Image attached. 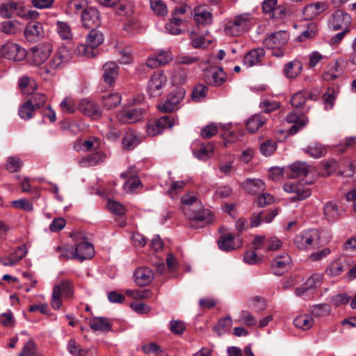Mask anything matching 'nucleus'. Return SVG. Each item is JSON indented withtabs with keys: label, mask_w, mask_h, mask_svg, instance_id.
Returning a JSON list of instances; mask_svg holds the SVG:
<instances>
[{
	"label": "nucleus",
	"mask_w": 356,
	"mask_h": 356,
	"mask_svg": "<svg viewBox=\"0 0 356 356\" xmlns=\"http://www.w3.org/2000/svg\"><path fill=\"white\" fill-rule=\"evenodd\" d=\"M184 205V213L189 220L202 223V227L211 222L213 214L209 209H204L202 202L194 194H184L181 199Z\"/></svg>",
	"instance_id": "obj_1"
},
{
	"label": "nucleus",
	"mask_w": 356,
	"mask_h": 356,
	"mask_svg": "<svg viewBox=\"0 0 356 356\" xmlns=\"http://www.w3.org/2000/svg\"><path fill=\"white\" fill-rule=\"evenodd\" d=\"M71 59L70 51L64 46L60 47L47 64L40 67L39 73L48 80L55 75L56 70L64 67Z\"/></svg>",
	"instance_id": "obj_2"
},
{
	"label": "nucleus",
	"mask_w": 356,
	"mask_h": 356,
	"mask_svg": "<svg viewBox=\"0 0 356 356\" xmlns=\"http://www.w3.org/2000/svg\"><path fill=\"white\" fill-rule=\"evenodd\" d=\"M253 17L249 13H242L225 22L224 32L230 36H238L247 31L252 25Z\"/></svg>",
	"instance_id": "obj_3"
},
{
	"label": "nucleus",
	"mask_w": 356,
	"mask_h": 356,
	"mask_svg": "<svg viewBox=\"0 0 356 356\" xmlns=\"http://www.w3.org/2000/svg\"><path fill=\"white\" fill-rule=\"evenodd\" d=\"M73 293V284L70 280H63L59 284L54 285L51 300L52 308L55 310L59 309L62 305L61 296L65 298H70Z\"/></svg>",
	"instance_id": "obj_4"
},
{
	"label": "nucleus",
	"mask_w": 356,
	"mask_h": 356,
	"mask_svg": "<svg viewBox=\"0 0 356 356\" xmlns=\"http://www.w3.org/2000/svg\"><path fill=\"white\" fill-rule=\"evenodd\" d=\"M104 41L102 32L97 29H91L86 38V43L77 47V52L82 56L92 57L95 56L94 49L99 47Z\"/></svg>",
	"instance_id": "obj_5"
},
{
	"label": "nucleus",
	"mask_w": 356,
	"mask_h": 356,
	"mask_svg": "<svg viewBox=\"0 0 356 356\" xmlns=\"http://www.w3.org/2000/svg\"><path fill=\"white\" fill-rule=\"evenodd\" d=\"M320 240V234L317 229H307L297 234L293 243L299 250H307L317 245Z\"/></svg>",
	"instance_id": "obj_6"
},
{
	"label": "nucleus",
	"mask_w": 356,
	"mask_h": 356,
	"mask_svg": "<svg viewBox=\"0 0 356 356\" xmlns=\"http://www.w3.org/2000/svg\"><path fill=\"white\" fill-rule=\"evenodd\" d=\"M283 189L288 193H294L291 197V202L302 201L311 195V190L308 185L300 181H289L283 185Z\"/></svg>",
	"instance_id": "obj_7"
},
{
	"label": "nucleus",
	"mask_w": 356,
	"mask_h": 356,
	"mask_svg": "<svg viewBox=\"0 0 356 356\" xmlns=\"http://www.w3.org/2000/svg\"><path fill=\"white\" fill-rule=\"evenodd\" d=\"M351 24L350 15L343 10H336L328 19V26L332 31H337L344 29H350Z\"/></svg>",
	"instance_id": "obj_8"
},
{
	"label": "nucleus",
	"mask_w": 356,
	"mask_h": 356,
	"mask_svg": "<svg viewBox=\"0 0 356 356\" xmlns=\"http://www.w3.org/2000/svg\"><path fill=\"white\" fill-rule=\"evenodd\" d=\"M185 91L181 88H177L172 91L167 99L159 104L158 108L161 112L170 113L178 108V105L184 99Z\"/></svg>",
	"instance_id": "obj_9"
},
{
	"label": "nucleus",
	"mask_w": 356,
	"mask_h": 356,
	"mask_svg": "<svg viewBox=\"0 0 356 356\" xmlns=\"http://www.w3.org/2000/svg\"><path fill=\"white\" fill-rule=\"evenodd\" d=\"M166 81L167 78L162 72H155L148 81L147 92L149 95L152 97L161 95Z\"/></svg>",
	"instance_id": "obj_10"
},
{
	"label": "nucleus",
	"mask_w": 356,
	"mask_h": 356,
	"mask_svg": "<svg viewBox=\"0 0 356 356\" xmlns=\"http://www.w3.org/2000/svg\"><path fill=\"white\" fill-rule=\"evenodd\" d=\"M81 22L86 29H97L101 24L99 12L94 7H88L82 11Z\"/></svg>",
	"instance_id": "obj_11"
},
{
	"label": "nucleus",
	"mask_w": 356,
	"mask_h": 356,
	"mask_svg": "<svg viewBox=\"0 0 356 356\" xmlns=\"http://www.w3.org/2000/svg\"><path fill=\"white\" fill-rule=\"evenodd\" d=\"M1 52L3 57L14 61L22 60L26 55L24 48L13 42H8L3 45Z\"/></svg>",
	"instance_id": "obj_12"
},
{
	"label": "nucleus",
	"mask_w": 356,
	"mask_h": 356,
	"mask_svg": "<svg viewBox=\"0 0 356 356\" xmlns=\"http://www.w3.org/2000/svg\"><path fill=\"white\" fill-rule=\"evenodd\" d=\"M204 80L207 85L220 86L226 81V74L222 67H211L204 72Z\"/></svg>",
	"instance_id": "obj_13"
},
{
	"label": "nucleus",
	"mask_w": 356,
	"mask_h": 356,
	"mask_svg": "<svg viewBox=\"0 0 356 356\" xmlns=\"http://www.w3.org/2000/svg\"><path fill=\"white\" fill-rule=\"evenodd\" d=\"M52 46L49 43L40 44L32 48V62L35 65H42L49 56Z\"/></svg>",
	"instance_id": "obj_14"
},
{
	"label": "nucleus",
	"mask_w": 356,
	"mask_h": 356,
	"mask_svg": "<svg viewBox=\"0 0 356 356\" xmlns=\"http://www.w3.org/2000/svg\"><path fill=\"white\" fill-rule=\"evenodd\" d=\"M328 8V5L324 1H317L309 3L304 7L303 17L305 20H312Z\"/></svg>",
	"instance_id": "obj_15"
},
{
	"label": "nucleus",
	"mask_w": 356,
	"mask_h": 356,
	"mask_svg": "<svg viewBox=\"0 0 356 356\" xmlns=\"http://www.w3.org/2000/svg\"><path fill=\"white\" fill-rule=\"evenodd\" d=\"M289 39V36L287 32L278 31L266 38L264 40V44L268 49L282 47L288 42Z\"/></svg>",
	"instance_id": "obj_16"
},
{
	"label": "nucleus",
	"mask_w": 356,
	"mask_h": 356,
	"mask_svg": "<svg viewBox=\"0 0 356 356\" xmlns=\"http://www.w3.org/2000/svg\"><path fill=\"white\" fill-rule=\"evenodd\" d=\"M311 167L306 162L297 161L286 169V177L291 179L306 177L310 172Z\"/></svg>",
	"instance_id": "obj_17"
},
{
	"label": "nucleus",
	"mask_w": 356,
	"mask_h": 356,
	"mask_svg": "<svg viewBox=\"0 0 356 356\" xmlns=\"http://www.w3.org/2000/svg\"><path fill=\"white\" fill-rule=\"evenodd\" d=\"M291 262V257L286 253L275 257L271 262L273 273L276 275H283L289 268Z\"/></svg>",
	"instance_id": "obj_18"
},
{
	"label": "nucleus",
	"mask_w": 356,
	"mask_h": 356,
	"mask_svg": "<svg viewBox=\"0 0 356 356\" xmlns=\"http://www.w3.org/2000/svg\"><path fill=\"white\" fill-rule=\"evenodd\" d=\"M136 284L139 286L149 285L154 278L152 270L148 267H139L134 274Z\"/></svg>",
	"instance_id": "obj_19"
},
{
	"label": "nucleus",
	"mask_w": 356,
	"mask_h": 356,
	"mask_svg": "<svg viewBox=\"0 0 356 356\" xmlns=\"http://www.w3.org/2000/svg\"><path fill=\"white\" fill-rule=\"evenodd\" d=\"M286 120L287 122L293 124V125L288 129V133L290 135L297 134L298 131L304 127L309 121L307 117L304 115L299 116L293 111L289 113L286 115Z\"/></svg>",
	"instance_id": "obj_20"
},
{
	"label": "nucleus",
	"mask_w": 356,
	"mask_h": 356,
	"mask_svg": "<svg viewBox=\"0 0 356 356\" xmlns=\"http://www.w3.org/2000/svg\"><path fill=\"white\" fill-rule=\"evenodd\" d=\"M24 33L26 39L29 42H36L44 35L42 25L38 22L28 23Z\"/></svg>",
	"instance_id": "obj_21"
},
{
	"label": "nucleus",
	"mask_w": 356,
	"mask_h": 356,
	"mask_svg": "<svg viewBox=\"0 0 356 356\" xmlns=\"http://www.w3.org/2000/svg\"><path fill=\"white\" fill-rule=\"evenodd\" d=\"M143 116V110L140 108L124 110L117 115L118 120L124 124H131L140 120Z\"/></svg>",
	"instance_id": "obj_22"
},
{
	"label": "nucleus",
	"mask_w": 356,
	"mask_h": 356,
	"mask_svg": "<svg viewBox=\"0 0 356 356\" xmlns=\"http://www.w3.org/2000/svg\"><path fill=\"white\" fill-rule=\"evenodd\" d=\"M341 61L340 59H338L327 64L322 76L324 81H334L343 74V70L341 65Z\"/></svg>",
	"instance_id": "obj_23"
},
{
	"label": "nucleus",
	"mask_w": 356,
	"mask_h": 356,
	"mask_svg": "<svg viewBox=\"0 0 356 356\" xmlns=\"http://www.w3.org/2000/svg\"><path fill=\"white\" fill-rule=\"evenodd\" d=\"M94 253L92 244L86 241L79 243L74 248L75 257L81 261L91 259Z\"/></svg>",
	"instance_id": "obj_24"
},
{
	"label": "nucleus",
	"mask_w": 356,
	"mask_h": 356,
	"mask_svg": "<svg viewBox=\"0 0 356 356\" xmlns=\"http://www.w3.org/2000/svg\"><path fill=\"white\" fill-rule=\"evenodd\" d=\"M79 109L82 113L91 117L92 119H99L102 115L99 106L94 102L87 99L81 101L79 104Z\"/></svg>",
	"instance_id": "obj_25"
},
{
	"label": "nucleus",
	"mask_w": 356,
	"mask_h": 356,
	"mask_svg": "<svg viewBox=\"0 0 356 356\" xmlns=\"http://www.w3.org/2000/svg\"><path fill=\"white\" fill-rule=\"evenodd\" d=\"M265 56V51L262 48H257L248 52L243 63L247 67H252L261 63Z\"/></svg>",
	"instance_id": "obj_26"
},
{
	"label": "nucleus",
	"mask_w": 356,
	"mask_h": 356,
	"mask_svg": "<svg viewBox=\"0 0 356 356\" xmlns=\"http://www.w3.org/2000/svg\"><path fill=\"white\" fill-rule=\"evenodd\" d=\"M193 17L195 22L199 25L211 24L213 21L211 13L203 6H197L194 8Z\"/></svg>",
	"instance_id": "obj_27"
},
{
	"label": "nucleus",
	"mask_w": 356,
	"mask_h": 356,
	"mask_svg": "<svg viewBox=\"0 0 356 356\" xmlns=\"http://www.w3.org/2000/svg\"><path fill=\"white\" fill-rule=\"evenodd\" d=\"M302 70V64L298 60H293L285 64L283 74L286 79H294Z\"/></svg>",
	"instance_id": "obj_28"
},
{
	"label": "nucleus",
	"mask_w": 356,
	"mask_h": 356,
	"mask_svg": "<svg viewBox=\"0 0 356 356\" xmlns=\"http://www.w3.org/2000/svg\"><path fill=\"white\" fill-rule=\"evenodd\" d=\"M104 73L102 77L107 84L111 86L115 83L118 74V66L114 62L106 63L103 66Z\"/></svg>",
	"instance_id": "obj_29"
},
{
	"label": "nucleus",
	"mask_w": 356,
	"mask_h": 356,
	"mask_svg": "<svg viewBox=\"0 0 356 356\" xmlns=\"http://www.w3.org/2000/svg\"><path fill=\"white\" fill-rule=\"evenodd\" d=\"M243 187L249 193L257 195L265 190V184L260 179H248L243 183Z\"/></svg>",
	"instance_id": "obj_30"
},
{
	"label": "nucleus",
	"mask_w": 356,
	"mask_h": 356,
	"mask_svg": "<svg viewBox=\"0 0 356 356\" xmlns=\"http://www.w3.org/2000/svg\"><path fill=\"white\" fill-rule=\"evenodd\" d=\"M90 327L96 331L108 332L111 330V323L105 317H93L89 321Z\"/></svg>",
	"instance_id": "obj_31"
},
{
	"label": "nucleus",
	"mask_w": 356,
	"mask_h": 356,
	"mask_svg": "<svg viewBox=\"0 0 356 356\" xmlns=\"http://www.w3.org/2000/svg\"><path fill=\"white\" fill-rule=\"evenodd\" d=\"M214 152V145L208 143L201 144L198 149H193V154L199 160L205 161L212 156Z\"/></svg>",
	"instance_id": "obj_32"
},
{
	"label": "nucleus",
	"mask_w": 356,
	"mask_h": 356,
	"mask_svg": "<svg viewBox=\"0 0 356 356\" xmlns=\"http://www.w3.org/2000/svg\"><path fill=\"white\" fill-rule=\"evenodd\" d=\"M141 142L140 137L132 131H127L122 140V145L126 150L134 149Z\"/></svg>",
	"instance_id": "obj_33"
},
{
	"label": "nucleus",
	"mask_w": 356,
	"mask_h": 356,
	"mask_svg": "<svg viewBox=\"0 0 356 356\" xmlns=\"http://www.w3.org/2000/svg\"><path fill=\"white\" fill-rule=\"evenodd\" d=\"M266 120V118L261 114H254L246 121V129L248 131L254 133L264 124Z\"/></svg>",
	"instance_id": "obj_34"
},
{
	"label": "nucleus",
	"mask_w": 356,
	"mask_h": 356,
	"mask_svg": "<svg viewBox=\"0 0 356 356\" xmlns=\"http://www.w3.org/2000/svg\"><path fill=\"white\" fill-rule=\"evenodd\" d=\"M106 159V155L102 152H96L95 153L88 154V156L83 157L81 161L80 164L82 167H88L91 165H97L101 162H103Z\"/></svg>",
	"instance_id": "obj_35"
},
{
	"label": "nucleus",
	"mask_w": 356,
	"mask_h": 356,
	"mask_svg": "<svg viewBox=\"0 0 356 356\" xmlns=\"http://www.w3.org/2000/svg\"><path fill=\"white\" fill-rule=\"evenodd\" d=\"M234 238L230 233L222 234L217 241L218 248L225 252H229L236 248Z\"/></svg>",
	"instance_id": "obj_36"
},
{
	"label": "nucleus",
	"mask_w": 356,
	"mask_h": 356,
	"mask_svg": "<svg viewBox=\"0 0 356 356\" xmlns=\"http://www.w3.org/2000/svg\"><path fill=\"white\" fill-rule=\"evenodd\" d=\"M342 213L336 203L329 202L324 206V216L328 221L337 220Z\"/></svg>",
	"instance_id": "obj_37"
},
{
	"label": "nucleus",
	"mask_w": 356,
	"mask_h": 356,
	"mask_svg": "<svg viewBox=\"0 0 356 356\" xmlns=\"http://www.w3.org/2000/svg\"><path fill=\"white\" fill-rule=\"evenodd\" d=\"M22 29V24L17 20H7L1 23V31L8 35L15 34Z\"/></svg>",
	"instance_id": "obj_38"
},
{
	"label": "nucleus",
	"mask_w": 356,
	"mask_h": 356,
	"mask_svg": "<svg viewBox=\"0 0 356 356\" xmlns=\"http://www.w3.org/2000/svg\"><path fill=\"white\" fill-rule=\"evenodd\" d=\"M303 151L314 159H319L325 156L327 154V149L322 144L314 143L305 147Z\"/></svg>",
	"instance_id": "obj_39"
},
{
	"label": "nucleus",
	"mask_w": 356,
	"mask_h": 356,
	"mask_svg": "<svg viewBox=\"0 0 356 356\" xmlns=\"http://www.w3.org/2000/svg\"><path fill=\"white\" fill-rule=\"evenodd\" d=\"M54 250L60 253L58 258L60 260H68L76 259L74 254V248L71 245H58L55 247Z\"/></svg>",
	"instance_id": "obj_40"
},
{
	"label": "nucleus",
	"mask_w": 356,
	"mask_h": 356,
	"mask_svg": "<svg viewBox=\"0 0 356 356\" xmlns=\"http://www.w3.org/2000/svg\"><path fill=\"white\" fill-rule=\"evenodd\" d=\"M183 25L184 21L181 19L171 16L169 22L165 24V29L172 35H179L182 33Z\"/></svg>",
	"instance_id": "obj_41"
},
{
	"label": "nucleus",
	"mask_w": 356,
	"mask_h": 356,
	"mask_svg": "<svg viewBox=\"0 0 356 356\" xmlns=\"http://www.w3.org/2000/svg\"><path fill=\"white\" fill-rule=\"evenodd\" d=\"M293 324L297 327L307 330L312 327L314 319L310 315L301 314L294 318Z\"/></svg>",
	"instance_id": "obj_42"
},
{
	"label": "nucleus",
	"mask_w": 356,
	"mask_h": 356,
	"mask_svg": "<svg viewBox=\"0 0 356 356\" xmlns=\"http://www.w3.org/2000/svg\"><path fill=\"white\" fill-rule=\"evenodd\" d=\"M150 8L157 16L165 17L168 14V7L163 0H150Z\"/></svg>",
	"instance_id": "obj_43"
},
{
	"label": "nucleus",
	"mask_w": 356,
	"mask_h": 356,
	"mask_svg": "<svg viewBox=\"0 0 356 356\" xmlns=\"http://www.w3.org/2000/svg\"><path fill=\"white\" fill-rule=\"evenodd\" d=\"M122 100V97L120 94L115 92V93H111L107 95L104 96L103 97V104L104 106L107 109H112L118 106Z\"/></svg>",
	"instance_id": "obj_44"
},
{
	"label": "nucleus",
	"mask_w": 356,
	"mask_h": 356,
	"mask_svg": "<svg viewBox=\"0 0 356 356\" xmlns=\"http://www.w3.org/2000/svg\"><path fill=\"white\" fill-rule=\"evenodd\" d=\"M88 7L86 0H71L67 5V10L70 13H78L79 12L81 13Z\"/></svg>",
	"instance_id": "obj_45"
},
{
	"label": "nucleus",
	"mask_w": 356,
	"mask_h": 356,
	"mask_svg": "<svg viewBox=\"0 0 356 356\" xmlns=\"http://www.w3.org/2000/svg\"><path fill=\"white\" fill-rule=\"evenodd\" d=\"M311 313L316 317H322L329 315L331 307L328 304L323 303L313 305L310 309Z\"/></svg>",
	"instance_id": "obj_46"
},
{
	"label": "nucleus",
	"mask_w": 356,
	"mask_h": 356,
	"mask_svg": "<svg viewBox=\"0 0 356 356\" xmlns=\"http://www.w3.org/2000/svg\"><path fill=\"white\" fill-rule=\"evenodd\" d=\"M47 99V98L44 94L35 92L29 97L27 102H29L32 107L35 110L36 108L42 107L44 105Z\"/></svg>",
	"instance_id": "obj_47"
},
{
	"label": "nucleus",
	"mask_w": 356,
	"mask_h": 356,
	"mask_svg": "<svg viewBox=\"0 0 356 356\" xmlns=\"http://www.w3.org/2000/svg\"><path fill=\"white\" fill-rule=\"evenodd\" d=\"M17 356H40L36 344L32 340H29L23 346Z\"/></svg>",
	"instance_id": "obj_48"
},
{
	"label": "nucleus",
	"mask_w": 356,
	"mask_h": 356,
	"mask_svg": "<svg viewBox=\"0 0 356 356\" xmlns=\"http://www.w3.org/2000/svg\"><path fill=\"white\" fill-rule=\"evenodd\" d=\"M23 165V161L18 156H9L6 164V169L10 172H18Z\"/></svg>",
	"instance_id": "obj_49"
},
{
	"label": "nucleus",
	"mask_w": 356,
	"mask_h": 356,
	"mask_svg": "<svg viewBox=\"0 0 356 356\" xmlns=\"http://www.w3.org/2000/svg\"><path fill=\"white\" fill-rule=\"evenodd\" d=\"M307 99V91L302 90L295 93L291 99L293 107L298 108L302 106Z\"/></svg>",
	"instance_id": "obj_50"
},
{
	"label": "nucleus",
	"mask_w": 356,
	"mask_h": 356,
	"mask_svg": "<svg viewBox=\"0 0 356 356\" xmlns=\"http://www.w3.org/2000/svg\"><path fill=\"white\" fill-rule=\"evenodd\" d=\"M56 30L60 37L63 40H69L72 38L71 29L66 22H57Z\"/></svg>",
	"instance_id": "obj_51"
},
{
	"label": "nucleus",
	"mask_w": 356,
	"mask_h": 356,
	"mask_svg": "<svg viewBox=\"0 0 356 356\" xmlns=\"http://www.w3.org/2000/svg\"><path fill=\"white\" fill-rule=\"evenodd\" d=\"M35 111L34 108L26 101L19 107L18 113L22 119L27 120L33 117Z\"/></svg>",
	"instance_id": "obj_52"
},
{
	"label": "nucleus",
	"mask_w": 356,
	"mask_h": 356,
	"mask_svg": "<svg viewBox=\"0 0 356 356\" xmlns=\"http://www.w3.org/2000/svg\"><path fill=\"white\" fill-rule=\"evenodd\" d=\"M155 122L162 132L166 129H171L175 124V119L170 115H163Z\"/></svg>",
	"instance_id": "obj_53"
},
{
	"label": "nucleus",
	"mask_w": 356,
	"mask_h": 356,
	"mask_svg": "<svg viewBox=\"0 0 356 356\" xmlns=\"http://www.w3.org/2000/svg\"><path fill=\"white\" fill-rule=\"evenodd\" d=\"M350 298L346 293H338L331 297L330 302L334 307H340L347 305Z\"/></svg>",
	"instance_id": "obj_54"
},
{
	"label": "nucleus",
	"mask_w": 356,
	"mask_h": 356,
	"mask_svg": "<svg viewBox=\"0 0 356 356\" xmlns=\"http://www.w3.org/2000/svg\"><path fill=\"white\" fill-rule=\"evenodd\" d=\"M67 350L74 356H84L87 351L82 349L74 339H70L67 343Z\"/></svg>",
	"instance_id": "obj_55"
},
{
	"label": "nucleus",
	"mask_w": 356,
	"mask_h": 356,
	"mask_svg": "<svg viewBox=\"0 0 356 356\" xmlns=\"http://www.w3.org/2000/svg\"><path fill=\"white\" fill-rule=\"evenodd\" d=\"M232 323V320L229 316H226L218 321V323L213 327V330L218 333V335H221L224 333V329L226 327H230Z\"/></svg>",
	"instance_id": "obj_56"
},
{
	"label": "nucleus",
	"mask_w": 356,
	"mask_h": 356,
	"mask_svg": "<svg viewBox=\"0 0 356 356\" xmlns=\"http://www.w3.org/2000/svg\"><path fill=\"white\" fill-rule=\"evenodd\" d=\"M282 242L276 236H270L266 238V251H275L280 249Z\"/></svg>",
	"instance_id": "obj_57"
},
{
	"label": "nucleus",
	"mask_w": 356,
	"mask_h": 356,
	"mask_svg": "<svg viewBox=\"0 0 356 356\" xmlns=\"http://www.w3.org/2000/svg\"><path fill=\"white\" fill-rule=\"evenodd\" d=\"M208 88L202 84L197 85L193 90L192 99L195 102L201 101L207 95Z\"/></svg>",
	"instance_id": "obj_58"
},
{
	"label": "nucleus",
	"mask_w": 356,
	"mask_h": 356,
	"mask_svg": "<svg viewBox=\"0 0 356 356\" xmlns=\"http://www.w3.org/2000/svg\"><path fill=\"white\" fill-rule=\"evenodd\" d=\"M15 320L13 314L10 310L0 314V324L4 327H13L15 324Z\"/></svg>",
	"instance_id": "obj_59"
},
{
	"label": "nucleus",
	"mask_w": 356,
	"mask_h": 356,
	"mask_svg": "<svg viewBox=\"0 0 356 356\" xmlns=\"http://www.w3.org/2000/svg\"><path fill=\"white\" fill-rule=\"evenodd\" d=\"M323 99L326 109H331L333 107L335 100V92L332 88H327V91L323 94Z\"/></svg>",
	"instance_id": "obj_60"
},
{
	"label": "nucleus",
	"mask_w": 356,
	"mask_h": 356,
	"mask_svg": "<svg viewBox=\"0 0 356 356\" xmlns=\"http://www.w3.org/2000/svg\"><path fill=\"white\" fill-rule=\"evenodd\" d=\"M322 283V275L321 274L312 275L305 282L306 286L309 289H316Z\"/></svg>",
	"instance_id": "obj_61"
},
{
	"label": "nucleus",
	"mask_w": 356,
	"mask_h": 356,
	"mask_svg": "<svg viewBox=\"0 0 356 356\" xmlns=\"http://www.w3.org/2000/svg\"><path fill=\"white\" fill-rule=\"evenodd\" d=\"M61 110L67 113H73L76 109V106L74 100L70 97L65 98L60 104Z\"/></svg>",
	"instance_id": "obj_62"
},
{
	"label": "nucleus",
	"mask_w": 356,
	"mask_h": 356,
	"mask_svg": "<svg viewBox=\"0 0 356 356\" xmlns=\"http://www.w3.org/2000/svg\"><path fill=\"white\" fill-rule=\"evenodd\" d=\"M275 149L276 144L272 140H266L261 143L260 145V152L263 155L266 156L271 155L275 151Z\"/></svg>",
	"instance_id": "obj_63"
},
{
	"label": "nucleus",
	"mask_w": 356,
	"mask_h": 356,
	"mask_svg": "<svg viewBox=\"0 0 356 356\" xmlns=\"http://www.w3.org/2000/svg\"><path fill=\"white\" fill-rule=\"evenodd\" d=\"M218 133V127L217 126L211 123L210 124H208L205 127H204L201 129L200 134L203 138L208 139L210 138L215 135H216Z\"/></svg>",
	"instance_id": "obj_64"
}]
</instances>
